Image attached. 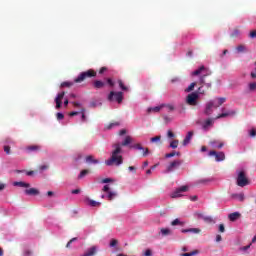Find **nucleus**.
Wrapping results in <instances>:
<instances>
[{
	"label": "nucleus",
	"instance_id": "4d7b16f0",
	"mask_svg": "<svg viewBox=\"0 0 256 256\" xmlns=\"http://www.w3.org/2000/svg\"><path fill=\"white\" fill-rule=\"evenodd\" d=\"M143 151V157H147V155H149V148H144V150H142Z\"/></svg>",
	"mask_w": 256,
	"mask_h": 256
},
{
	"label": "nucleus",
	"instance_id": "09e8293b",
	"mask_svg": "<svg viewBox=\"0 0 256 256\" xmlns=\"http://www.w3.org/2000/svg\"><path fill=\"white\" fill-rule=\"evenodd\" d=\"M115 180H113L112 178H105L101 181V183L105 184V183H113Z\"/></svg>",
	"mask_w": 256,
	"mask_h": 256
},
{
	"label": "nucleus",
	"instance_id": "412c9836",
	"mask_svg": "<svg viewBox=\"0 0 256 256\" xmlns=\"http://www.w3.org/2000/svg\"><path fill=\"white\" fill-rule=\"evenodd\" d=\"M231 199H237V201H245V194L243 193H234L231 194Z\"/></svg>",
	"mask_w": 256,
	"mask_h": 256
},
{
	"label": "nucleus",
	"instance_id": "338daca9",
	"mask_svg": "<svg viewBox=\"0 0 256 256\" xmlns=\"http://www.w3.org/2000/svg\"><path fill=\"white\" fill-rule=\"evenodd\" d=\"M102 191H104V193H109V185H105Z\"/></svg>",
	"mask_w": 256,
	"mask_h": 256
},
{
	"label": "nucleus",
	"instance_id": "f03ea898",
	"mask_svg": "<svg viewBox=\"0 0 256 256\" xmlns=\"http://www.w3.org/2000/svg\"><path fill=\"white\" fill-rule=\"evenodd\" d=\"M191 75H192V77L200 75V77H199V85H201V87H205L207 89H211L213 83L212 82H205V78L209 77V75H211V70L205 68V66H201L197 70L193 71L191 73Z\"/></svg>",
	"mask_w": 256,
	"mask_h": 256
},
{
	"label": "nucleus",
	"instance_id": "b1692460",
	"mask_svg": "<svg viewBox=\"0 0 256 256\" xmlns=\"http://www.w3.org/2000/svg\"><path fill=\"white\" fill-rule=\"evenodd\" d=\"M28 153H33V151H41V146L33 145V146H28L26 148Z\"/></svg>",
	"mask_w": 256,
	"mask_h": 256
},
{
	"label": "nucleus",
	"instance_id": "c756f323",
	"mask_svg": "<svg viewBox=\"0 0 256 256\" xmlns=\"http://www.w3.org/2000/svg\"><path fill=\"white\" fill-rule=\"evenodd\" d=\"M197 85V82H192L186 89H185V93H191V91H193V89H195V86Z\"/></svg>",
	"mask_w": 256,
	"mask_h": 256
},
{
	"label": "nucleus",
	"instance_id": "e433bc0d",
	"mask_svg": "<svg viewBox=\"0 0 256 256\" xmlns=\"http://www.w3.org/2000/svg\"><path fill=\"white\" fill-rule=\"evenodd\" d=\"M161 142V136L152 137L150 139V143H160Z\"/></svg>",
	"mask_w": 256,
	"mask_h": 256
},
{
	"label": "nucleus",
	"instance_id": "cd10ccee",
	"mask_svg": "<svg viewBox=\"0 0 256 256\" xmlns=\"http://www.w3.org/2000/svg\"><path fill=\"white\" fill-rule=\"evenodd\" d=\"M181 157V152H171L165 155L166 159H171V157Z\"/></svg>",
	"mask_w": 256,
	"mask_h": 256
},
{
	"label": "nucleus",
	"instance_id": "69168bd1",
	"mask_svg": "<svg viewBox=\"0 0 256 256\" xmlns=\"http://www.w3.org/2000/svg\"><path fill=\"white\" fill-rule=\"evenodd\" d=\"M222 239L221 235H216V243H221Z\"/></svg>",
	"mask_w": 256,
	"mask_h": 256
},
{
	"label": "nucleus",
	"instance_id": "473e14b6",
	"mask_svg": "<svg viewBox=\"0 0 256 256\" xmlns=\"http://www.w3.org/2000/svg\"><path fill=\"white\" fill-rule=\"evenodd\" d=\"M80 115H81V121L82 123H85V121H87V116H85V108H82L80 110Z\"/></svg>",
	"mask_w": 256,
	"mask_h": 256
},
{
	"label": "nucleus",
	"instance_id": "aec40b11",
	"mask_svg": "<svg viewBox=\"0 0 256 256\" xmlns=\"http://www.w3.org/2000/svg\"><path fill=\"white\" fill-rule=\"evenodd\" d=\"M181 233H194L195 235H198L199 233H201V229L199 228L182 229Z\"/></svg>",
	"mask_w": 256,
	"mask_h": 256
},
{
	"label": "nucleus",
	"instance_id": "052dcab7",
	"mask_svg": "<svg viewBox=\"0 0 256 256\" xmlns=\"http://www.w3.org/2000/svg\"><path fill=\"white\" fill-rule=\"evenodd\" d=\"M117 125H119V123H111L107 126V129H113V127H117Z\"/></svg>",
	"mask_w": 256,
	"mask_h": 256
},
{
	"label": "nucleus",
	"instance_id": "58836bf2",
	"mask_svg": "<svg viewBox=\"0 0 256 256\" xmlns=\"http://www.w3.org/2000/svg\"><path fill=\"white\" fill-rule=\"evenodd\" d=\"M171 225H172V227H175L177 225H183V223L181 222V220H179V218H176L175 220H173L171 222Z\"/></svg>",
	"mask_w": 256,
	"mask_h": 256
},
{
	"label": "nucleus",
	"instance_id": "1a4fd4ad",
	"mask_svg": "<svg viewBox=\"0 0 256 256\" xmlns=\"http://www.w3.org/2000/svg\"><path fill=\"white\" fill-rule=\"evenodd\" d=\"M181 167V160H174L171 162L163 173H173L175 169H179Z\"/></svg>",
	"mask_w": 256,
	"mask_h": 256
},
{
	"label": "nucleus",
	"instance_id": "c9c22d12",
	"mask_svg": "<svg viewBox=\"0 0 256 256\" xmlns=\"http://www.w3.org/2000/svg\"><path fill=\"white\" fill-rule=\"evenodd\" d=\"M132 148L136 149L137 151H145V148L142 147L141 144H134V145H132Z\"/></svg>",
	"mask_w": 256,
	"mask_h": 256
},
{
	"label": "nucleus",
	"instance_id": "7c9ffc66",
	"mask_svg": "<svg viewBox=\"0 0 256 256\" xmlns=\"http://www.w3.org/2000/svg\"><path fill=\"white\" fill-rule=\"evenodd\" d=\"M248 90L250 91V93H253V91H256V82L249 83Z\"/></svg>",
	"mask_w": 256,
	"mask_h": 256
},
{
	"label": "nucleus",
	"instance_id": "f257e3e1",
	"mask_svg": "<svg viewBox=\"0 0 256 256\" xmlns=\"http://www.w3.org/2000/svg\"><path fill=\"white\" fill-rule=\"evenodd\" d=\"M132 142L133 138L126 136L122 143L114 144L112 146L114 150L111 152L110 158L105 161V165H107V167H113V165L119 167L123 165V155H121V153H123L122 147H127V145H131Z\"/></svg>",
	"mask_w": 256,
	"mask_h": 256
},
{
	"label": "nucleus",
	"instance_id": "c85d7f7f",
	"mask_svg": "<svg viewBox=\"0 0 256 256\" xmlns=\"http://www.w3.org/2000/svg\"><path fill=\"white\" fill-rule=\"evenodd\" d=\"M116 195H117V192L109 191L106 197L108 201H113Z\"/></svg>",
	"mask_w": 256,
	"mask_h": 256
},
{
	"label": "nucleus",
	"instance_id": "f8f14e48",
	"mask_svg": "<svg viewBox=\"0 0 256 256\" xmlns=\"http://www.w3.org/2000/svg\"><path fill=\"white\" fill-rule=\"evenodd\" d=\"M213 109H215V102H213V100H210L206 103L204 115H211L213 113Z\"/></svg>",
	"mask_w": 256,
	"mask_h": 256
},
{
	"label": "nucleus",
	"instance_id": "6e6552de",
	"mask_svg": "<svg viewBox=\"0 0 256 256\" xmlns=\"http://www.w3.org/2000/svg\"><path fill=\"white\" fill-rule=\"evenodd\" d=\"M108 101H116L117 103H121L123 101V92L111 91L108 95Z\"/></svg>",
	"mask_w": 256,
	"mask_h": 256
},
{
	"label": "nucleus",
	"instance_id": "864d4df0",
	"mask_svg": "<svg viewBox=\"0 0 256 256\" xmlns=\"http://www.w3.org/2000/svg\"><path fill=\"white\" fill-rule=\"evenodd\" d=\"M101 105H102L101 102H91L90 103V107H99Z\"/></svg>",
	"mask_w": 256,
	"mask_h": 256
},
{
	"label": "nucleus",
	"instance_id": "a211bd4d",
	"mask_svg": "<svg viewBox=\"0 0 256 256\" xmlns=\"http://www.w3.org/2000/svg\"><path fill=\"white\" fill-rule=\"evenodd\" d=\"M191 139H193V131H189L186 135V137L183 140V146L187 147L189 143H191Z\"/></svg>",
	"mask_w": 256,
	"mask_h": 256
},
{
	"label": "nucleus",
	"instance_id": "9b49d317",
	"mask_svg": "<svg viewBox=\"0 0 256 256\" xmlns=\"http://www.w3.org/2000/svg\"><path fill=\"white\" fill-rule=\"evenodd\" d=\"M210 157H215V161H225V153L223 152H216V151H210L209 152Z\"/></svg>",
	"mask_w": 256,
	"mask_h": 256
},
{
	"label": "nucleus",
	"instance_id": "a878e982",
	"mask_svg": "<svg viewBox=\"0 0 256 256\" xmlns=\"http://www.w3.org/2000/svg\"><path fill=\"white\" fill-rule=\"evenodd\" d=\"M94 87H95V89H103V87H105V82H103L101 80H96L94 82Z\"/></svg>",
	"mask_w": 256,
	"mask_h": 256
},
{
	"label": "nucleus",
	"instance_id": "9d476101",
	"mask_svg": "<svg viewBox=\"0 0 256 256\" xmlns=\"http://www.w3.org/2000/svg\"><path fill=\"white\" fill-rule=\"evenodd\" d=\"M194 216L198 219H202V221H204L205 223H215L213 217L204 215L203 212H195Z\"/></svg>",
	"mask_w": 256,
	"mask_h": 256
},
{
	"label": "nucleus",
	"instance_id": "4c0bfd02",
	"mask_svg": "<svg viewBox=\"0 0 256 256\" xmlns=\"http://www.w3.org/2000/svg\"><path fill=\"white\" fill-rule=\"evenodd\" d=\"M89 174V170H82L78 176V179H83V177Z\"/></svg>",
	"mask_w": 256,
	"mask_h": 256
},
{
	"label": "nucleus",
	"instance_id": "0e129e2a",
	"mask_svg": "<svg viewBox=\"0 0 256 256\" xmlns=\"http://www.w3.org/2000/svg\"><path fill=\"white\" fill-rule=\"evenodd\" d=\"M24 255L25 256H31V255H33V252H31V250H25Z\"/></svg>",
	"mask_w": 256,
	"mask_h": 256
},
{
	"label": "nucleus",
	"instance_id": "6ab92c4d",
	"mask_svg": "<svg viewBox=\"0 0 256 256\" xmlns=\"http://www.w3.org/2000/svg\"><path fill=\"white\" fill-rule=\"evenodd\" d=\"M161 109H165V105L161 104L160 106L150 107L147 109V113H159Z\"/></svg>",
	"mask_w": 256,
	"mask_h": 256
},
{
	"label": "nucleus",
	"instance_id": "6e6d98bb",
	"mask_svg": "<svg viewBox=\"0 0 256 256\" xmlns=\"http://www.w3.org/2000/svg\"><path fill=\"white\" fill-rule=\"evenodd\" d=\"M4 151H5L6 155H9L11 153V147L4 146Z\"/></svg>",
	"mask_w": 256,
	"mask_h": 256
},
{
	"label": "nucleus",
	"instance_id": "680f3d73",
	"mask_svg": "<svg viewBox=\"0 0 256 256\" xmlns=\"http://www.w3.org/2000/svg\"><path fill=\"white\" fill-rule=\"evenodd\" d=\"M219 231H220V233H225V225L220 224L219 225Z\"/></svg>",
	"mask_w": 256,
	"mask_h": 256
},
{
	"label": "nucleus",
	"instance_id": "20e7f679",
	"mask_svg": "<svg viewBox=\"0 0 256 256\" xmlns=\"http://www.w3.org/2000/svg\"><path fill=\"white\" fill-rule=\"evenodd\" d=\"M199 95H205V91L203 90V86H200L198 88V92H192L187 95L186 97V103L188 105L195 106L197 105V99H199Z\"/></svg>",
	"mask_w": 256,
	"mask_h": 256
},
{
	"label": "nucleus",
	"instance_id": "79ce46f5",
	"mask_svg": "<svg viewBox=\"0 0 256 256\" xmlns=\"http://www.w3.org/2000/svg\"><path fill=\"white\" fill-rule=\"evenodd\" d=\"M162 105H164V108L168 109V111L175 110V106H173V104H162Z\"/></svg>",
	"mask_w": 256,
	"mask_h": 256
},
{
	"label": "nucleus",
	"instance_id": "8fccbe9b",
	"mask_svg": "<svg viewBox=\"0 0 256 256\" xmlns=\"http://www.w3.org/2000/svg\"><path fill=\"white\" fill-rule=\"evenodd\" d=\"M249 137H252V138L256 137V130H255V128L249 130Z\"/></svg>",
	"mask_w": 256,
	"mask_h": 256
},
{
	"label": "nucleus",
	"instance_id": "ea45409f",
	"mask_svg": "<svg viewBox=\"0 0 256 256\" xmlns=\"http://www.w3.org/2000/svg\"><path fill=\"white\" fill-rule=\"evenodd\" d=\"M118 85H119L120 89H122V91H128L127 86H125V84H123L122 80H118Z\"/></svg>",
	"mask_w": 256,
	"mask_h": 256
},
{
	"label": "nucleus",
	"instance_id": "603ef678",
	"mask_svg": "<svg viewBox=\"0 0 256 256\" xmlns=\"http://www.w3.org/2000/svg\"><path fill=\"white\" fill-rule=\"evenodd\" d=\"M251 243L250 244H248L247 246H243V247H241L240 248V251H248V249H251Z\"/></svg>",
	"mask_w": 256,
	"mask_h": 256
},
{
	"label": "nucleus",
	"instance_id": "de8ad7c7",
	"mask_svg": "<svg viewBox=\"0 0 256 256\" xmlns=\"http://www.w3.org/2000/svg\"><path fill=\"white\" fill-rule=\"evenodd\" d=\"M73 82H63L60 87H72Z\"/></svg>",
	"mask_w": 256,
	"mask_h": 256
},
{
	"label": "nucleus",
	"instance_id": "2f4dec72",
	"mask_svg": "<svg viewBox=\"0 0 256 256\" xmlns=\"http://www.w3.org/2000/svg\"><path fill=\"white\" fill-rule=\"evenodd\" d=\"M177 147H179V140H173L170 142L171 149H177Z\"/></svg>",
	"mask_w": 256,
	"mask_h": 256
},
{
	"label": "nucleus",
	"instance_id": "4be33fe9",
	"mask_svg": "<svg viewBox=\"0 0 256 256\" xmlns=\"http://www.w3.org/2000/svg\"><path fill=\"white\" fill-rule=\"evenodd\" d=\"M86 163H92V165H99V160L93 158L92 155H89L85 158Z\"/></svg>",
	"mask_w": 256,
	"mask_h": 256
},
{
	"label": "nucleus",
	"instance_id": "72a5a7b5",
	"mask_svg": "<svg viewBox=\"0 0 256 256\" xmlns=\"http://www.w3.org/2000/svg\"><path fill=\"white\" fill-rule=\"evenodd\" d=\"M195 255H199V250H194L190 253H184V254H181L180 256H195Z\"/></svg>",
	"mask_w": 256,
	"mask_h": 256
},
{
	"label": "nucleus",
	"instance_id": "2eb2a0df",
	"mask_svg": "<svg viewBox=\"0 0 256 256\" xmlns=\"http://www.w3.org/2000/svg\"><path fill=\"white\" fill-rule=\"evenodd\" d=\"M212 181H213V178H200L194 182V185H207Z\"/></svg>",
	"mask_w": 256,
	"mask_h": 256
},
{
	"label": "nucleus",
	"instance_id": "393cba45",
	"mask_svg": "<svg viewBox=\"0 0 256 256\" xmlns=\"http://www.w3.org/2000/svg\"><path fill=\"white\" fill-rule=\"evenodd\" d=\"M229 219L231 220V221H237V219L239 218V217H241V214L239 213V212H233V213H231V214H229Z\"/></svg>",
	"mask_w": 256,
	"mask_h": 256
},
{
	"label": "nucleus",
	"instance_id": "5fc2aeb1",
	"mask_svg": "<svg viewBox=\"0 0 256 256\" xmlns=\"http://www.w3.org/2000/svg\"><path fill=\"white\" fill-rule=\"evenodd\" d=\"M144 256H153V252L151 251V249H147V250L144 252Z\"/></svg>",
	"mask_w": 256,
	"mask_h": 256
},
{
	"label": "nucleus",
	"instance_id": "5701e85b",
	"mask_svg": "<svg viewBox=\"0 0 256 256\" xmlns=\"http://www.w3.org/2000/svg\"><path fill=\"white\" fill-rule=\"evenodd\" d=\"M237 112L230 111V112H223L222 114H219L216 119H223L225 117H229V115H235Z\"/></svg>",
	"mask_w": 256,
	"mask_h": 256
},
{
	"label": "nucleus",
	"instance_id": "ddd939ff",
	"mask_svg": "<svg viewBox=\"0 0 256 256\" xmlns=\"http://www.w3.org/2000/svg\"><path fill=\"white\" fill-rule=\"evenodd\" d=\"M63 97H65V92H61V93H58L56 98H55V103H56V109H59L62 105V102L63 101Z\"/></svg>",
	"mask_w": 256,
	"mask_h": 256
},
{
	"label": "nucleus",
	"instance_id": "e2e57ef3",
	"mask_svg": "<svg viewBox=\"0 0 256 256\" xmlns=\"http://www.w3.org/2000/svg\"><path fill=\"white\" fill-rule=\"evenodd\" d=\"M81 111H74L70 113V117H75V115H80Z\"/></svg>",
	"mask_w": 256,
	"mask_h": 256
},
{
	"label": "nucleus",
	"instance_id": "f704fd0d",
	"mask_svg": "<svg viewBox=\"0 0 256 256\" xmlns=\"http://www.w3.org/2000/svg\"><path fill=\"white\" fill-rule=\"evenodd\" d=\"M217 143H219V142L218 141H212V142H210V145L212 147H217L218 149H221L223 147V143L221 142V143H219V145H217Z\"/></svg>",
	"mask_w": 256,
	"mask_h": 256
},
{
	"label": "nucleus",
	"instance_id": "774afa93",
	"mask_svg": "<svg viewBox=\"0 0 256 256\" xmlns=\"http://www.w3.org/2000/svg\"><path fill=\"white\" fill-rule=\"evenodd\" d=\"M199 197L197 196H190V201H198Z\"/></svg>",
	"mask_w": 256,
	"mask_h": 256
},
{
	"label": "nucleus",
	"instance_id": "13d9d810",
	"mask_svg": "<svg viewBox=\"0 0 256 256\" xmlns=\"http://www.w3.org/2000/svg\"><path fill=\"white\" fill-rule=\"evenodd\" d=\"M40 171H47L49 169V165H42L39 167Z\"/></svg>",
	"mask_w": 256,
	"mask_h": 256
},
{
	"label": "nucleus",
	"instance_id": "49530a36",
	"mask_svg": "<svg viewBox=\"0 0 256 256\" xmlns=\"http://www.w3.org/2000/svg\"><path fill=\"white\" fill-rule=\"evenodd\" d=\"M249 38L250 39H256V30H252L249 33Z\"/></svg>",
	"mask_w": 256,
	"mask_h": 256
},
{
	"label": "nucleus",
	"instance_id": "a18cd8bd",
	"mask_svg": "<svg viewBox=\"0 0 256 256\" xmlns=\"http://www.w3.org/2000/svg\"><path fill=\"white\" fill-rule=\"evenodd\" d=\"M56 119H57L58 121H61L62 119H65V115H63V113H61V112H58V113L56 114Z\"/></svg>",
	"mask_w": 256,
	"mask_h": 256
},
{
	"label": "nucleus",
	"instance_id": "3c124183",
	"mask_svg": "<svg viewBox=\"0 0 256 256\" xmlns=\"http://www.w3.org/2000/svg\"><path fill=\"white\" fill-rule=\"evenodd\" d=\"M167 137H168V139H173L175 137V134L171 130H169L167 132Z\"/></svg>",
	"mask_w": 256,
	"mask_h": 256
},
{
	"label": "nucleus",
	"instance_id": "7ed1b4c3",
	"mask_svg": "<svg viewBox=\"0 0 256 256\" xmlns=\"http://www.w3.org/2000/svg\"><path fill=\"white\" fill-rule=\"evenodd\" d=\"M14 187H21L24 190L25 195L30 197H37V195H41V192L37 188H31V184L23 181L13 182Z\"/></svg>",
	"mask_w": 256,
	"mask_h": 256
},
{
	"label": "nucleus",
	"instance_id": "39448f33",
	"mask_svg": "<svg viewBox=\"0 0 256 256\" xmlns=\"http://www.w3.org/2000/svg\"><path fill=\"white\" fill-rule=\"evenodd\" d=\"M236 183L238 187H247L249 185V180L247 179V175L245 174V171L238 170L236 171Z\"/></svg>",
	"mask_w": 256,
	"mask_h": 256
},
{
	"label": "nucleus",
	"instance_id": "4468645a",
	"mask_svg": "<svg viewBox=\"0 0 256 256\" xmlns=\"http://www.w3.org/2000/svg\"><path fill=\"white\" fill-rule=\"evenodd\" d=\"M158 235L159 237H169V235H173V231L170 228H161Z\"/></svg>",
	"mask_w": 256,
	"mask_h": 256
},
{
	"label": "nucleus",
	"instance_id": "f3484780",
	"mask_svg": "<svg viewBox=\"0 0 256 256\" xmlns=\"http://www.w3.org/2000/svg\"><path fill=\"white\" fill-rule=\"evenodd\" d=\"M213 123H214L213 119L208 118L202 123V129H204V131H207L209 127H213Z\"/></svg>",
	"mask_w": 256,
	"mask_h": 256
},
{
	"label": "nucleus",
	"instance_id": "37998d69",
	"mask_svg": "<svg viewBox=\"0 0 256 256\" xmlns=\"http://www.w3.org/2000/svg\"><path fill=\"white\" fill-rule=\"evenodd\" d=\"M117 245H119V241H117V239H112L110 241L109 247H116Z\"/></svg>",
	"mask_w": 256,
	"mask_h": 256
},
{
	"label": "nucleus",
	"instance_id": "bf43d9fd",
	"mask_svg": "<svg viewBox=\"0 0 256 256\" xmlns=\"http://www.w3.org/2000/svg\"><path fill=\"white\" fill-rule=\"evenodd\" d=\"M72 195H79L81 193V189H74L71 191Z\"/></svg>",
	"mask_w": 256,
	"mask_h": 256
},
{
	"label": "nucleus",
	"instance_id": "c03bdc74",
	"mask_svg": "<svg viewBox=\"0 0 256 256\" xmlns=\"http://www.w3.org/2000/svg\"><path fill=\"white\" fill-rule=\"evenodd\" d=\"M89 205L91 207H97V205H101V203L95 201V200H89Z\"/></svg>",
	"mask_w": 256,
	"mask_h": 256
},
{
	"label": "nucleus",
	"instance_id": "a19ab883",
	"mask_svg": "<svg viewBox=\"0 0 256 256\" xmlns=\"http://www.w3.org/2000/svg\"><path fill=\"white\" fill-rule=\"evenodd\" d=\"M241 35V31L239 29H234L231 33V37H239Z\"/></svg>",
	"mask_w": 256,
	"mask_h": 256
},
{
	"label": "nucleus",
	"instance_id": "0eeeda50",
	"mask_svg": "<svg viewBox=\"0 0 256 256\" xmlns=\"http://www.w3.org/2000/svg\"><path fill=\"white\" fill-rule=\"evenodd\" d=\"M187 191H189V186H187V185L180 186L174 192H172L170 194V197L172 199H177L179 197H183V193H187Z\"/></svg>",
	"mask_w": 256,
	"mask_h": 256
},
{
	"label": "nucleus",
	"instance_id": "bb28decb",
	"mask_svg": "<svg viewBox=\"0 0 256 256\" xmlns=\"http://www.w3.org/2000/svg\"><path fill=\"white\" fill-rule=\"evenodd\" d=\"M237 53H247L249 51L245 45H238L236 47Z\"/></svg>",
	"mask_w": 256,
	"mask_h": 256
},
{
	"label": "nucleus",
	"instance_id": "423d86ee",
	"mask_svg": "<svg viewBox=\"0 0 256 256\" xmlns=\"http://www.w3.org/2000/svg\"><path fill=\"white\" fill-rule=\"evenodd\" d=\"M97 75L93 70H87L86 72H81L78 77L74 79V83H83L89 77H95Z\"/></svg>",
	"mask_w": 256,
	"mask_h": 256
},
{
	"label": "nucleus",
	"instance_id": "dca6fc26",
	"mask_svg": "<svg viewBox=\"0 0 256 256\" xmlns=\"http://www.w3.org/2000/svg\"><path fill=\"white\" fill-rule=\"evenodd\" d=\"M212 101L214 102L215 109H217L218 107H221V105H223V103H225L227 101V98H225V97L215 98Z\"/></svg>",
	"mask_w": 256,
	"mask_h": 256
}]
</instances>
